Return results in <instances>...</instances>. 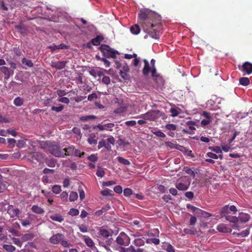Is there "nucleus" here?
Returning a JSON list of instances; mask_svg holds the SVG:
<instances>
[{"label":"nucleus","instance_id":"aec40b11","mask_svg":"<svg viewBox=\"0 0 252 252\" xmlns=\"http://www.w3.org/2000/svg\"><path fill=\"white\" fill-rule=\"evenodd\" d=\"M50 218L55 221L62 222L63 221L64 219L63 217L59 214L52 215L50 216Z\"/></svg>","mask_w":252,"mask_h":252},{"label":"nucleus","instance_id":"0eeeda50","mask_svg":"<svg viewBox=\"0 0 252 252\" xmlns=\"http://www.w3.org/2000/svg\"><path fill=\"white\" fill-rule=\"evenodd\" d=\"M114 126L115 124L114 123H106V121H104L101 124L96 126V127L101 131L107 130L112 131Z\"/></svg>","mask_w":252,"mask_h":252},{"label":"nucleus","instance_id":"8fccbe9b","mask_svg":"<svg viewBox=\"0 0 252 252\" xmlns=\"http://www.w3.org/2000/svg\"><path fill=\"white\" fill-rule=\"evenodd\" d=\"M152 133L155 135L156 136L161 137V138H165L166 137L165 134L161 132L160 130H156V131H152Z\"/></svg>","mask_w":252,"mask_h":252},{"label":"nucleus","instance_id":"ddd939ff","mask_svg":"<svg viewBox=\"0 0 252 252\" xmlns=\"http://www.w3.org/2000/svg\"><path fill=\"white\" fill-rule=\"evenodd\" d=\"M239 68L242 72H246L248 74H250L252 73V64L248 62L244 63L241 68L240 67Z\"/></svg>","mask_w":252,"mask_h":252},{"label":"nucleus","instance_id":"423d86ee","mask_svg":"<svg viewBox=\"0 0 252 252\" xmlns=\"http://www.w3.org/2000/svg\"><path fill=\"white\" fill-rule=\"evenodd\" d=\"M116 243L120 246H128L130 242V239L125 232H121L116 240Z\"/></svg>","mask_w":252,"mask_h":252},{"label":"nucleus","instance_id":"f8f14e48","mask_svg":"<svg viewBox=\"0 0 252 252\" xmlns=\"http://www.w3.org/2000/svg\"><path fill=\"white\" fill-rule=\"evenodd\" d=\"M96 229L98 231L99 234L103 237L108 238L112 235V231L108 230L103 227H98Z\"/></svg>","mask_w":252,"mask_h":252},{"label":"nucleus","instance_id":"bf43d9fd","mask_svg":"<svg viewBox=\"0 0 252 252\" xmlns=\"http://www.w3.org/2000/svg\"><path fill=\"white\" fill-rule=\"evenodd\" d=\"M80 231L83 233H86L88 232V228L87 226H86L85 224H81V225H78Z\"/></svg>","mask_w":252,"mask_h":252},{"label":"nucleus","instance_id":"c9c22d12","mask_svg":"<svg viewBox=\"0 0 252 252\" xmlns=\"http://www.w3.org/2000/svg\"><path fill=\"white\" fill-rule=\"evenodd\" d=\"M15 28L17 29L19 32H20L21 34H25L27 32V30L26 28L23 26L21 25H18L15 26Z\"/></svg>","mask_w":252,"mask_h":252},{"label":"nucleus","instance_id":"c85d7f7f","mask_svg":"<svg viewBox=\"0 0 252 252\" xmlns=\"http://www.w3.org/2000/svg\"><path fill=\"white\" fill-rule=\"evenodd\" d=\"M35 249L33 243H31L29 246H27L25 249L22 250V251L23 252H35Z\"/></svg>","mask_w":252,"mask_h":252},{"label":"nucleus","instance_id":"7c9ffc66","mask_svg":"<svg viewBox=\"0 0 252 252\" xmlns=\"http://www.w3.org/2000/svg\"><path fill=\"white\" fill-rule=\"evenodd\" d=\"M120 252H136V250L133 246H130L128 248L120 247Z\"/></svg>","mask_w":252,"mask_h":252},{"label":"nucleus","instance_id":"c03bdc74","mask_svg":"<svg viewBox=\"0 0 252 252\" xmlns=\"http://www.w3.org/2000/svg\"><path fill=\"white\" fill-rule=\"evenodd\" d=\"M195 124H196V123L195 122L191 121H188L186 123L187 126L189 127V129L191 131H194L196 129L195 127H194V126H195Z\"/></svg>","mask_w":252,"mask_h":252},{"label":"nucleus","instance_id":"473e14b6","mask_svg":"<svg viewBox=\"0 0 252 252\" xmlns=\"http://www.w3.org/2000/svg\"><path fill=\"white\" fill-rule=\"evenodd\" d=\"M150 72L151 73L152 76L155 78H159L162 80L161 78L160 77L159 75L157 73V69L156 68V66H154V67H152V69L150 71Z\"/></svg>","mask_w":252,"mask_h":252},{"label":"nucleus","instance_id":"1a4fd4ad","mask_svg":"<svg viewBox=\"0 0 252 252\" xmlns=\"http://www.w3.org/2000/svg\"><path fill=\"white\" fill-rule=\"evenodd\" d=\"M64 236L61 233H57L52 235L49 239L50 242L54 245H57L60 243L63 239Z\"/></svg>","mask_w":252,"mask_h":252},{"label":"nucleus","instance_id":"ea45409f","mask_svg":"<svg viewBox=\"0 0 252 252\" xmlns=\"http://www.w3.org/2000/svg\"><path fill=\"white\" fill-rule=\"evenodd\" d=\"M250 233V228H247L240 233H237L238 237H245L247 236Z\"/></svg>","mask_w":252,"mask_h":252},{"label":"nucleus","instance_id":"dca6fc26","mask_svg":"<svg viewBox=\"0 0 252 252\" xmlns=\"http://www.w3.org/2000/svg\"><path fill=\"white\" fill-rule=\"evenodd\" d=\"M66 63V62L65 61H58L52 63V66L58 69H62L65 67Z\"/></svg>","mask_w":252,"mask_h":252},{"label":"nucleus","instance_id":"e2e57ef3","mask_svg":"<svg viewBox=\"0 0 252 252\" xmlns=\"http://www.w3.org/2000/svg\"><path fill=\"white\" fill-rule=\"evenodd\" d=\"M97 98V95L95 93H93L90 94L88 96V100L90 101H92L94 99Z\"/></svg>","mask_w":252,"mask_h":252},{"label":"nucleus","instance_id":"a211bd4d","mask_svg":"<svg viewBox=\"0 0 252 252\" xmlns=\"http://www.w3.org/2000/svg\"><path fill=\"white\" fill-rule=\"evenodd\" d=\"M74 149L75 148L73 146H69L67 148L63 149V151H64L63 152V157L65 156H72L73 155L74 153Z\"/></svg>","mask_w":252,"mask_h":252},{"label":"nucleus","instance_id":"4be33fe9","mask_svg":"<svg viewBox=\"0 0 252 252\" xmlns=\"http://www.w3.org/2000/svg\"><path fill=\"white\" fill-rule=\"evenodd\" d=\"M103 39V37L102 36L97 35L96 37L91 40V43L94 46H97L100 44V42L102 41Z\"/></svg>","mask_w":252,"mask_h":252},{"label":"nucleus","instance_id":"72a5a7b5","mask_svg":"<svg viewBox=\"0 0 252 252\" xmlns=\"http://www.w3.org/2000/svg\"><path fill=\"white\" fill-rule=\"evenodd\" d=\"M250 83V80L247 77H242L239 79V83L244 86L249 85Z\"/></svg>","mask_w":252,"mask_h":252},{"label":"nucleus","instance_id":"6e6552de","mask_svg":"<svg viewBox=\"0 0 252 252\" xmlns=\"http://www.w3.org/2000/svg\"><path fill=\"white\" fill-rule=\"evenodd\" d=\"M29 160H32L35 159L38 162L42 161L44 159V156L42 154L37 152H29L28 155Z\"/></svg>","mask_w":252,"mask_h":252},{"label":"nucleus","instance_id":"a878e982","mask_svg":"<svg viewBox=\"0 0 252 252\" xmlns=\"http://www.w3.org/2000/svg\"><path fill=\"white\" fill-rule=\"evenodd\" d=\"M102 147H105L107 150H110L111 149V146L110 145H106V140H101L98 142V148L99 149L102 148Z\"/></svg>","mask_w":252,"mask_h":252},{"label":"nucleus","instance_id":"cd10ccee","mask_svg":"<svg viewBox=\"0 0 252 252\" xmlns=\"http://www.w3.org/2000/svg\"><path fill=\"white\" fill-rule=\"evenodd\" d=\"M33 237L34 235L32 233H26L21 237V240L23 242H26L32 240Z\"/></svg>","mask_w":252,"mask_h":252},{"label":"nucleus","instance_id":"58836bf2","mask_svg":"<svg viewBox=\"0 0 252 252\" xmlns=\"http://www.w3.org/2000/svg\"><path fill=\"white\" fill-rule=\"evenodd\" d=\"M52 191L55 194L60 193L62 191L61 186L58 185H54L52 187Z\"/></svg>","mask_w":252,"mask_h":252},{"label":"nucleus","instance_id":"20e7f679","mask_svg":"<svg viewBox=\"0 0 252 252\" xmlns=\"http://www.w3.org/2000/svg\"><path fill=\"white\" fill-rule=\"evenodd\" d=\"M160 114L158 110H150L146 113L142 114L140 116L134 117L135 118H141L144 120H148L150 121H154L158 119V115Z\"/></svg>","mask_w":252,"mask_h":252},{"label":"nucleus","instance_id":"69168bd1","mask_svg":"<svg viewBox=\"0 0 252 252\" xmlns=\"http://www.w3.org/2000/svg\"><path fill=\"white\" fill-rule=\"evenodd\" d=\"M132 194L131 189L129 188H126L124 190V194L126 196H129Z\"/></svg>","mask_w":252,"mask_h":252},{"label":"nucleus","instance_id":"2eb2a0df","mask_svg":"<svg viewBox=\"0 0 252 252\" xmlns=\"http://www.w3.org/2000/svg\"><path fill=\"white\" fill-rule=\"evenodd\" d=\"M83 237L84 242L88 247H90L92 249H93L94 248H95L94 246V243L90 237L86 235L83 236Z\"/></svg>","mask_w":252,"mask_h":252},{"label":"nucleus","instance_id":"a18cd8bd","mask_svg":"<svg viewBox=\"0 0 252 252\" xmlns=\"http://www.w3.org/2000/svg\"><path fill=\"white\" fill-rule=\"evenodd\" d=\"M2 176L0 174V193L3 192L6 189V184L1 181Z\"/></svg>","mask_w":252,"mask_h":252},{"label":"nucleus","instance_id":"f3484780","mask_svg":"<svg viewBox=\"0 0 252 252\" xmlns=\"http://www.w3.org/2000/svg\"><path fill=\"white\" fill-rule=\"evenodd\" d=\"M183 232H184V235L185 234L187 235H195L197 233V231L196 229L194 227H190L189 228H184L183 230Z\"/></svg>","mask_w":252,"mask_h":252},{"label":"nucleus","instance_id":"09e8293b","mask_svg":"<svg viewBox=\"0 0 252 252\" xmlns=\"http://www.w3.org/2000/svg\"><path fill=\"white\" fill-rule=\"evenodd\" d=\"M119 162L122 163L125 165H129L130 164V162L127 160L123 158L119 157L117 158Z\"/></svg>","mask_w":252,"mask_h":252},{"label":"nucleus","instance_id":"f704fd0d","mask_svg":"<svg viewBox=\"0 0 252 252\" xmlns=\"http://www.w3.org/2000/svg\"><path fill=\"white\" fill-rule=\"evenodd\" d=\"M78 193L75 191H71L69 195V200L70 202H74L78 199Z\"/></svg>","mask_w":252,"mask_h":252},{"label":"nucleus","instance_id":"de8ad7c7","mask_svg":"<svg viewBox=\"0 0 252 252\" xmlns=\"http://www.w3.org/2000/svg\"><path fill=\"white\" fill-rule=\"evenodd\" d=\"M165 127L166 129L170 131H175L177 129V126L172 124H168L165 125Z\"/></svg>","mask_w":252,"mask_h":252},{"label":"nucleus","instance_id":"f03ea898","mask_svg":"<svg viewBox=\"0 0 252 252\" xmlns=\"http://www.w3.org/2000/svg\"><path fill=\"white\" fill-rule=\"evenodd\" d=\"M40 147L46 152H49L50 153L56 157L63 158V152L64 151L54 142H40Z\"/></svg>","mask_w":252,"mask_h":252},{"label":"nucleus","instance_id":"a19ab883","mask_svg":"<svg viewBox=\"0 0 252 252\" xmlns=\"http://www.w3.org/2000/svg\"><path fill=\"white\" fill-rule=\"evenodd\" d=\"M41 142V141H39L38 140H35V141L30 140L29 144L30 145V146L32 147V148H31V149L32 151H35L36 150L35 147L37 145V144L38 143L40 144V142Z\"/></svg>","mask_w":252,"mask_h":252},{"label":"nucleus","instance_id":"5701e85b","mask_svg":"<svg viewBox=\"0 0 252 252\" xmlns=\"http://www.w3.org/2000/svg\"><path fill=\"white\" fill-rule=\"evenodd\" d=\"M24 102V99L20 97H16L13 100L14 104L17 107H20L23 105Z\"/></svg>","mask_w":252,"mask_h":252},{"label":"nucleus","instance_id":"3c124183","mask_svg":"<svg viewBox=\"0 0 252 252\" xmlns=\"http://www.w3.org/2000/svg\"><path fill=\"white\" fill-rule=\"evenodd\" d=\"M60 196L62 201L64 202H67L68 201V194L66 191L62 192Z\"/></svg>","mask_w":252,"mask_h":252},{"label":"nucleus","instance_id":"e433bc0d","mask_svg":"<svg viewBox=\"0 0 252 252\" xmlns=\"http://www.w3.org/2000/svg\"><path fill=\"white\" fill-rule=\"evenodd\" d=\"M159 232L158 229H154L153 232H148L147 233V236L149 238H154L155 237H158Z\"/></svg>","mask_w":252,"mask_h":252},{"label":"nucleus","instance_id":"4c0bfd02","mask_svg":"<svg viewBox=\"0 0 252 252\" xmlns=\"http://www.w3.org/2000/svg\"><path fill=\"white\" fill-rule=\"evenodd\" d=\"M22 63H23V64L30 67H32L33 66V63H32V60H28L26 58H24L22 59Z\"/></svg>","mask_w":252,"mask_h":252},{"label":"nucleus","instance_id":"b1692460","mask_svg":"<svg viewBox=\"0 0 252 252\" xmlns=\"http://www.w3.org/2000/svg\"><path fill=\"white\" fill-rule=\"evenodd\" d=\"M239 218L242 222H246L250 220V216L248 214L242 213Z\"/></svg>","mask_w":252,"mask_h":252},{"label":"nucleus","instance_id":"6ab92c4d","mask_svg":"<svg viewBox=\"0 0 252 252\" xmlns=\"http://www.w3.org/2000/svg\"><path fill=\"white\" fill-rule=\"evenodd\" d=\"M31 210L33 213L38 215L42 214L44 213V210L43 208L36 205H33L32 206Z\"/></svg>","mask_w":252,"mask_h":252},{"label":"nucleus","instance_id":"4468645a","mask_svg":"<svg viewBox=\"0 0 252 252\" xmlns=\"http://www.w3.org/2000/svg\"><path fill=\"white\" fill-rule=\"evenodd\" d=\"M143 61L144 63V66L142 69V73L144 76H147L150 73L152 66H150L149 62L146 59H144Z\"/></svg>","mask_w":252,"mask_h":252},{"label":"nucleus","instance_id":"39448f33","mask_svg":"<svg viewBox=\"0 0 252 252\" xmlns=\"http://www.w3.org/2000/svg\"><path fill=\"white\" fill-rule=\"evenodd\" d=\"M190 180L189 177H184L179 179L176 183V187L180 190L188 189L190 186Z\"/></svg>","mask_w":252,"mask_h":252},{"label":"nucleus","instance_id":"37998d69","mask_svg":"<svg viewBox=\"0 0 252 252\" xmlns=\"http://www.w3.org/2000/svg\"><path fill=\"white\" fill-rule=\"evenodd\" d=\"M96 175L99 177H103L105 175V172L103 168L101 167H98V169L96 172Z\"/></svg>","mask_w":252,"mask_h":252},{"label":"nucleus","instance_id":"7ed1b4c3","mask_svg":"<svg viewBox=\"0 0 252 252\" xmlns=\"http://www.w3.org/2000/svg\"><path fill=\"white\" fill-rule=\"evenodd\" d=\"M99 50L102 53L103 56L108 58L115 59L116 55L119 54V52L111 48L109 45L106 44H101L99 47Z\"/></svg>","mask_w":252,"mask_h":252},{"label":"nucleus","instance_id":"5fc2aeb1","mask_svg":"<svg viewBox=\"0 0 252 252\" xmlns=\"http://www.w3.org/2000/svg\"><path fill=\"white\" fill-rule=\"evenodd\" d=\"M209 149L211 151H212L217 154L221 153V149L220 147H219V146L210 147H209Z\"/></svg>","mask_w":252,"mask_h":252},{"label":"nucleus","instance_id":"4d7b16f0","mask_svg":"<svg viewBox=\"0 0 252 252\" xmlns=\"http://www.w3.org/2000/svg\"><path fill=\"white\" fill-rule=\"evenodd\" d=\"M85 155V153L84 152H81L79 150L74 149V153L73 155L76 157L82 158Z\"/></svg>","mask_w":252,"mask_h":252},{"label":"nucleus","instance_id":"0e129e2a","mask_svg":"<svg viewBox=\"0 0 252 252\" xmlns=\"http://www.w3.org/2000/svg\"><path fill=\"white\" fill-rule=\"evenodd\" d=\"M227 227L223 224H220L218 226L217 230L220 232H225L227 231Z\"/></svg>","mask_w":252,"mask_h":252},{"label":"nucleus","instance_id":"393cba45","mask_svg":"<svg viewBox=\"0 0 252 252\" xmlns=\"http://www.w3.org/2000/svg\"><path fill=\"white\" fill-rule=\"evenodd\" d=\"M146 242L147 244H154L155 245L159 244L160 240L157 238H148L146 239Z\"/></svg>","mask_w":252,"mask_h":252},{"label":"nucleus","instance_id":"2f4dec72","mask_svg":"<svg viewBox=\"0 0 252 252\" xmlns=\"http://www.w3.org/2000/svg\"><path fill=\"white\" fill-rule=\"evenodd\" d=\"M3 248L7 252H13L16 250V248L11 245L4 244Z\"/></svg>","mask_w":252,"mask_h":252},{"label":"nucleus","instance_id":"49530a36","mask_svg":"<svg viewBox=\"0 0 252 252\" xmlns=\"http://www.w3.org/2000/svg\"><path fill=\"white\" fill-rule=\"evenodd\" d=\"M79 211L77 209L71 208L68 212V214L71 216H76L79 215Z\"/></svg>","mask_w":252,"mask_h":252},{"label":"nucleus","instance_id":"864d4df0","mask_svg":"<svg viewBox=\"0 0 252 252\" xmlns=\"http://www.w3.org/2000/svg\"><path fill=\"white\" fill-rule=\"evenodd\" d=\"M88 141L91 145H96L97 144V140L95 139L94 135L91 136L88 138Z\"/></svg>","mask_w":252,"mask_h":252},{"label":"nucleus","instance_id":"bb28decb","mask_svg":"<svg viewBox=\"0 0 252 252\" xmlns=\"http://www.w3.org/2000/svg\"><path fill=\"white\" fill-rule=\"evenodd\" d=\"M143 238H137L134 239L133 241V244L136 247H141L144 246L145 244V242Z\"/></svg>","mask_w":252,"mask_h":252},{"label":"nucleus","instance_id":"052dcab7","mask_svg":"<svg viewBox=\"0 0 252 252\" xmlns=\"http://www.w3.org/2000/svg\"><path fill=\"white\" fill-rule=\"evenodd\" d=\"M63 108H64V106L63 105H61L58 107H56V106H53L51 107V110L52 111H55L57 112H61L63 110Z\"/></svg>","mask_w":252,"mask_h":252},{"label":"nucleus","instance_id":"412c9836","mask_svg":"<svg viewBox=\"0 0 252 252\" xmlns=\"http://www.w3.org/2000/svg\"><path fill=\"white\" fill-rule=\"evenodd\" d=\"M130 31L133 34L137 35L140 33L141 30L139 26L135 24L130 27Z\"/></svg>","mask_w":252,"mask_h":252},{"label":"nucleus","instance_id":"9d476101","mask_svg":"<svg viewBox=\"0 0 252 252\" xmlns=\"http://www.w3.org/2000/svg\"><path fill=\"white\" fill-rule=\"evenodd\" d=\"M0 71L4 74V79L6 80L14 73L13 70L6 66L0 67Z\"/></svg>","mask_w":252,"mask_h":252},{"label":"nucleus","instance_id":"f257e3e1","mask_svg":"<svg viewBox=\"0 0 252 252\" xmlns=\"http://www.w3.org/2000/svg\"><path fill=\"white\" fill-rule=\"evenodd\" d=\"M138 20L145 32L153 38H159L158 27L161 24V17L159 15L147 10L141 11L138 14Z\"/></svg>","mask_w":252,"mask_h":252},{"label":"nucleus","instance_id":"6e6d98bb","mask_svg":"<svg viewBox=\"0 0 252 252\" xmlns=\"http://www.w3.org/2000/svg\"><path fill=\"white\" fill-rule=\"evenodd\" d=\"M229 206L228 205H225L224 207H223L220 211V215H222L223 214L225 213H229Z\"/></svg>","mask_w":252,"mask_h":252},{"label":"nucleus","instance_id":"9b49d317","mask_svg":"<svg viewBox=\"0 0 252 252\" xmlns=\"http://www.w3.org/2000/svg\"><path fill=\"white\" fill-rule=\"evenodd\" d=\"M7 213L10 215V218L17 217L20 211L17 208H15L13 205H9L7 208Z\"/></svg>","mask_w":252,"mask_h":252},{"label":"nucleus","instance_id":"603ef678","mask_svg":"<svg viewBox=\"0 0 252 252\" xmlns=\"http://www.w3.org/2000/svg\"><path fill=\"white\" fill-rule=\"evenodd\" d=\"M225 219L230 222H236L238 221V218L235 216L227 215L225 216Z\"/></svg>","mask_w":252,"mask_h":252},{"label":"nucleus","instance_id":"774afa93","mask_svg":"<svg viewBox=\"0 0 252 252\" xmlns=\"http://www.w3.org/2000/svg\"><path fill=\"white\" fill-rule=\"evenodd\" d=\"M167 252H175L174 247L170 244H168L165 249Z\"/></svg>","mask_w":252,"mask_h":252},{"label":"nucleus","instance_id":"680f3d73","mask_svg":"<svg viewBox=\"0 0 252 252\" xmlns=\"http://www.w3.org/2000/svg\"><path fill=\"white\" fill-rule=\"evenodd\" d=\"M13 51L14 54L17 56H21L22 55V53L21 50L19 49V47H15L13 48Z\"/></svg>","mask_w":252,"mask_h":252},{"label":"nucleus","instance_id":"338daca9","mask_svg":"<svg viewBox=\"0 0 252 252\" xmlns=\"http://www.w3.org/2000/svg\"><path fill=\"white\" fill-rule=\"evenodd\" d=\"M111 190L108 189H105L102 190L101 191V194L104 196H108L111 195Z\"/></svg>","mask_w":252,"mask_h":252},{"label":"nucleus","instance_id":"13d9d810","mask_svg":"<svg viewBox=\"0 0 252 252\" xmlns=\"http://www.w3.org/2000/svg\"><path fill=\"white\" fill-rule=\"evenodd\" d=\"M170 112L171 113V116L172 117H175L177 116L179 114L178 110L175 108H171L170 110Z\"/></svg>","mask_w":252,"mask_h":252},{"label":"nucleus","instance_id":"c756f323","mask_svg":"<svg viewBox=\"0 0 252 252\" xmlns=\"http://www.w3.org/2000/svg\"><path fill=\"white\" fill-rule=\"evenodd\" d=\"M196 213L205 218H208L213 216L212 214L208 212H205L204 211H203L200 209L198 212H196Z\"/></svg>","mask_w":252,"mask_h":252},{"label":"nucleus","instance_id":"79ce46f5","mask_svg":"<svg viewBox=\"0 0 252 252\" xmlns=\"http://www.w3.org/2000/svg\"><path fill=\"white\" fill-rule=\"evenodd\" d=\"M46 164L50 167H55L56 164V161L54 159H50L46 160Z\"/></svg>","mask_w":252,"mask_h":252}]
</instances>
